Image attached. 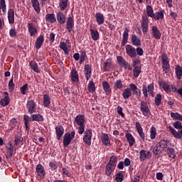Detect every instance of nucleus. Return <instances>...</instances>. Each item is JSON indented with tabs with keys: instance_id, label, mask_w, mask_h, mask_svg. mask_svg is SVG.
Segmentation results:
<instances>
[{
	"instance_id": "0e129e2a",
	"label": "nucleus",
	"mask_w": 182,
	"mask_h": 182,
	"mask_svg": "<svg viewBox=\"0 0 182 182\" xmlns=\"http://www.w3.org/2000/svg\"><path fill=\"white\" fill-rule=\"evenodd\" d=\"M173 127H175V129H178L179 130H181V129H182L181 122H180L179 121L174 122L173 123Z\"/></svg>"
},
{
	"instance_id": "aec40b11",
	"label": "nucleus",
	"mask_w": 182,
	"mask_h": 182,
	"mask_svg": "<svg viewBox=\"0 0 182 182\" xmlns=\"http://www.w3.org/2000/svg\"><path fill=\"white\" fill-rule=\"evenodd\" d=\"M27 28L31 36H36V35H38V28L33 26V23H28Z\"/></svg>"
},
{
	"instance_id": "13d9d810",
	"label": "nucleus",
	"mask_w": 182,
	"mask_h": 182,
	"mask_svg": "<svg viewBox=\"0 0 182 182\" xmlns=\"http://www.w3.org/2000/svg\"><path fill=\"white\" fill-rule=\"evenodd\" d=\"M62 174H63V176H66L67 177H70L71 176L70 171H69L68 168H63Z\"/></svg>"
},
{
	"instance_id": "09e8293b",
	"label": "nucleus",
	"mask_w": 182,
	"mask_h": 182,
	"mask_svg": "<svg viewBox=\"0 0 182 182\" xmlns=\"http://www.w3.org/2000/svg\"><path fill=\"white\" fill-rule=\"evenodd\" d=\"M14 156V146H12V144H10L9 147L7 148V151L6 153V159H11Z\"/></svg>"
},
{
	"instance_id": "2eb2a0df",
	"label": "nucleus",
	"mask_w": 182,
	"mask_h": 182,
	"mask_svg": "<svg viewBox=\"0 0 182 182\" xmlns=\"http://www.w3.org/2000/svg\"><path fill=\"white\" fill-rule=\"evenodd\" d=\"M9 103H11V100H9V94L8 92H5L3 95V99L0 100V105L1 106H3V107H5V106H8Z\"/></svg>"
},
{
	"instance_id": "0eeeda50",
	"label": "nucleus",
	"mask_w": 182,
	"mask_h": 182,
	"mask_svg": "<svg viewBox=\"0 0 182 182\" xmlns=\"http://www.w3.org/2000/svg\"><path fill=\"white\" fill-rule=\"evenodd\" d=\"M141 28L144 35H146L149 32V17L145 14L142 16V19L141 21Z\"/></svg>"
},
{
	"instance_id": "4468645a",
	"label": "nucleus",
	"mask_w": 182,
	"mask_h": 182,
	"mask_svg": "<svg viewBox=\"0 0 182 182\" xmlns=\"http://www.w3.org/2000/svg\"><path fill=\"white\" fill-rule=\"evenodd\" d=\"M139 156L141 161H144V160L151 159V152L146 150H141L139 152Z\"/></svg>"
},
{
	"instance_id": "7c9ffc66",
	"label": "nucleus",
	"mask_w": 182,
	"mask_h": 182,
	"mask_svg": "<svg viewBox=\"0 0 182 182\" xmlns=\"http://www.w3.org/2000/svg\"><path fill=\"white\" fill-rule=\"evenodd\" d=\"M112 68V59L108 58L103 65L104 72H109Z\"/></svg>"
},
{
	"instance_id": "49530a36",
	"label": "nucleus",
	"mask_w": 182,
	"mask_h": 182,
	"mask_svg": "<svg viewBox=\"0 0 182 182\" xmlns=\"http://www.w3.org/2000/svg\"><path fill=\"white\" fill-rule=\"evenodd\" d=\"M175 72L177 79L180 80L182 76V68L180 65H176L175 68Z\"/></svg>"
},
{
	"instance_id": "393cba45",
	"label": "nucleus",
	"mask_w": 182,
	"mask_h": 182,
	"mask_svg": "<svg viewBox=\"0 0 182 182\" xmlns=\"http://www.w3.org/2000/svg\"><path fill=\"white\" fill-rule=\"evenodd\" d=\"M129 32H130V31L126 28L123 33V39L121 43V46H125L126 43H127V41H129Z\"/></svg>"
},
{
	"instance_id": "4c0bfd02",
	"label": "nucleus",
	"mask_w": 182,
	"mask_h": 182,
	"mask_svg": "<svg viewBox=\"0 0 182 182\" xmlns=\"http://www.w3.org/2000/svg\"><path fill=\"white\" fill-rule=\"evenodd\" d=\"M152 33L155 39H160V38H161V33H160V31H159V28L156 26L152 27Z\"/></svg>"
},
{
	"instance_id": "72a5a7b5",
	"label": "nucleus",
	"mask_w": 182,
	"mask_h": 182,
	"mask_svg": "<svg viewBox=\"0 0 182 182\" xmlns=\"http://www.w3.org/2000/svg\"><path fill=\"white\" fill-rule=\"evenodd\" d=\"M32 6L36 12H41V4L39 0H31Z\"/></svg>"
},
{
	"instance_id": "774afa93",
	"label": "nucleus",
	"mask_w": 182,
	"mask_h": 182,
	"mask_svg": "<svg viewBox=\"0 0 182 182\" xmlns=\"http://www.w3.org/2000/svg\"><path fill=\"white\" fill-rule=\"evenodd\" d=\"M49 166L52 170H56L58 168V165L56 164V162H50Z\"/></svg>"
},
{
	"instance_id": "c03bdc74",
	"label": "nucleus",
	"mask_w": 182,
	"mask_h": 182,
	"mask_svg": "<svg viewBox=\"0 0 182 182\" xmlns=\"http://www.w3.org/2000/svg\"><path fill=\"white\" fill-rule=\"evenodd\" d=\"M167 154L170 159H176L177 156L176 155V151L173 148H168L167 149Z\"/></svg>"
},
{
	"instance_id": "5fc2aeb1",
	"label": "nucleus",
	"mask_w": 182,
	"mask_h": 182,
	"mask_svg": "<svg viewBox=\"0 0 182 182\" xmlns=\"http://www.w3.org/2000/svg\"><path fill=\"white\" fill-rule=\"evenodd\" d=\"M171 117H172V119H174L175 120H180L181 122H182V116L181 114H178V112H171Z\"/></svg>"
},
{
	"instance_id": "1a4fd4ad",
	"label": "nucleus",
	"mask_w": 182,
	"mask_h": 182,
	"mask_svg": "<svg viewBox=\"0 0 182 182\" xmlns=\"http://www.w3.org/2000/svg\"><path fill=\"white\" fill-rule=\"evenodd\" d=\"M83 141L87 144V146H91L92 144V129H87L84 132V136L82 139Z\"/></svg>"
},
{
	"instance_id": "338daca9",
	"label": "nucleus",
	"mask_w": 182,
	"mask_h": 182,
	"mask_svg": "<svg viewBox=\"0 0 182 182\" xmlns=\"http://www.w3.org/2000/svg\"><path fill=\"white\" fill-rule=\"evenodd\" d=\"M117 113L121 116L122 117H124V114L123 113V107L118 106L117 107Z\"/></svg>"
},
{
	"instance_id": "4d7b16f0",
	"label": "nucleus",
	"mask_w": 182,
	"mask_h": 182,
	"mask_svg": "<svg viewBox=\"0 0 182 182\" xmlns=\"http://www.w3.org/2000/svg\"><path fill=\"white\" fill-rule=\"evenodd\" d=\"M155 105L156 106H160L161 105V95L157 94L155 97Z\"/></svg>"
},
{
	"instance_id": "79ce46f5",
	"label": "nucleus",
	"mask_w": 182,
	"mask_h": 182,
	"mask_svg": "<svg viewBox=\"0 0 182 182\" xmlns=\"http://www.w3.org/2000/svg\"><path fill=\"white\" fill-rule=\"evenodd\" d=\"M43 103L44 107H48L49 105H50V97L49 95L46 94L43 95Z\"/></svg>"
},
{
	"instance_id": "8fccbe9b",
	"label": "nucleus",
	"mask_w": 182,
	"mask_h": 182,
	"mask_svg": "<svg viewBox=\"0 0 182 182\" xmlns=\"http://www.w3.org/2000/svg\"><path fill=\"white\" fill-rule=\"evenodd\" d=\"M87 89L88 91L90 92V93L96 92V85H95V82H93L92 81H90L87 86Z\"/></svg>"
},
{
	"instance_id": "e433bc0d",
	"label": "nucleus",
	"mask_w": 182,
	"mask_h": 182,
	"mask_svg": "<svg viewBox=\"0 0 182 182\" xmlns=\"http://www.w3.org/2000/svg\"><path fill=\"white\" fill-rule=\"evenodd\" d=\"M46 21L50 23H55V22H56V17L55 16L54 14H48L46 16Z\"/></svg>"
},
{
	"instance_id": "bb28decb",
	"label": "nucleus",
	"mask_w": 182,
	"mask_h": 182,
	"mask_svg": "<svg viewBox=\"0 0 182 182\" xmlns=\"http://www.w3.org/2000/svg\"><path fill=\"white\" fill-rule=\"evenodd\" d=\"M29 66L33 70V72H36V73H40L41 69H39V67L38 66V63H36V60H31L29 63Z\"/></svg>"
},
{
	"instance_id": "2f4dec72",
	"label": "nucleus",
	"mask_w": 182,
	"mask_h": 182,
	"mask_svg": "<svg viewBox=\"0 0 182 182\" xmlns=\"http://www.w3.org/2000/svg\"><path fill=\"white\" fill-rule=\"evenodd\" d=\"M57 21L59 22V23L63 24L65 22H66V17L65 16V14L62 13V11H60L57 14Z\"/></svg>"
},
{
	"instance_id": "052dcab7",
	"label": "nucleus",
	"mask_w": 182,
	"mask_h": 182,
	"mask_svg": "<svg viewBox=\"0 0 182 182\" xmlns=\"http://www.w3.org/2000/svg\"><path fill=\"white\" fill-rule=\"evenodd\" d=\"M9 89L12 92L15 89V83H14V78H11L9 82Z\"/></svg>"
},
{
	"instance_id": "c9c22d12",
	"label": "nucleus",
	"mask_w": 182,
	"mask_h": 182,
	"mask_svg": "<svg viewBox=\"0 0 182 182\" xmlns=\"http://www.w3.org/2000/svg\"><path fill=\"white\" fill-rule=\"evenodd\" d=\"M114 168H116V166H113L107 164L105 168V174L108 176H110L113 171H114Z\"/></svg>"
},
{
	"instance_id": "f03ea898",
	"label": "nucleus",
	"mask_w": 182,
	"mask_h": 182,
	"mask_svg": "<svg viewBox=\"0 0 182 182\" xmlns=\"http://www.w3.org/2000/svg\"><path fill=\"white\" fill-rule=\"evenodd\" d=\"M168 146V144L167 143V141L163 139L161 140L156 146V147L154 148L153 153L156 156H159L160 153H163L166 149Z\"/></svg>"
},
{
	"instance_id": "a211bd4d",
	"label": "nucleus",
	"mask_w": 182,
	"mask_h": 182,
	"mask_svg": "<svg viewBox=\"0 0 182 182\" xmlns=\"http://www.w3.org/2000/svg\"><path fill=\"white\" fill-rule=\"evenodd\" d=\"M136 129L141 139L144 141V140H146V134H144V132H143V127H141L140 122H136Z\"/></svg>"
},
{
	"instance_id": "6e6d98bb",
	"label": "nucleus",
	"mask_w": 182,
	"mask_h": 182,
	"mask_svg": "<svg viewBox=\"0 0 182 182\" xmlns=\"http://www.w3.org/2000/svg\"><path fill=\"white\" fill-rule=\"evenodd\" d=\"M123 88V83L122 80H118L114 84V89H122Z\"/></svg>"
},
{
	"instance_id": "f257e3e1",
	"label": "nucleus",
	"mask_w": 182,
	"mask_h": 182,
	"mask_svg": "<svg viewBox=\"0 0 182 182\" xmlns=\"http://www.w3.org/2000/svg\"><path fill=\"white\" fill-rule=\"evenodd\" d=\"M85 122V115L78 114L76 116L74 123L78 130V134H83V133H85V127L86 126Z\"/></svg>"
},
{
	"instance_id": "cd10ccee",
	"label": "nucleus",
	"mask_w": 182,
	"mask_h": 182,
	"mask_svg": "<svg viewBox=\"0 0 182 182\" xmlns=\"http://www.w3.org/2000/svg\"><path fill=\"white\" fill-rule=\"evenodd\" d=\"M95 19L98 25H103L105 23V16L102 13H97L95 14Z\"/></svg>"
},
{
	"instance_id": "6ab92c4d",
	"label": "nucleus",
	"mask_w": 182,
	"mask_h": 182,
	"mask_svg": "<svg viewBox=\"0 0 182 182\" xmlns=\"http://www.w3.org/2000/svg\"><path fill=\"white\" fill-rule=\"evenodd\" d=\"M7 16L9 19V23H15V10L14 9H9L8 10Z\"/></svg>"
},
{
	"instance_id": "bf43d9fd",
	"label": "nucleus",
	"mask_w": 182,
	"mask_h": 182,
	"mask_svg": "<svg viewBox=\"0 0 182 182\" xmlns=\"http://www.w3.org/2000/svg\"><path fill=\"white\" fill-rule=\"evenodd\" d=\"M122 68H124V69H131L130 65H129V63L126 61V60H124L121 64H119Z\"/></svg>"
},
{
	"instance_id": "5701e85b",
	"label": "nucleus",
	"mask_w": 182,
	"mask_h": 182,
	"mask_svg": "<svg viewBox=\"0 0 182 182\" xmlns=\"http://www.w3.org/2000/svg\"><path fill=\"white\" fill-rule=\"evenodd\" d=\"M169 132L173 134V136L176 139H181L182 137V130L177 132L173 127L169 126L168 127Z\"/></svg>"
},
{
	"instance_id": "a878e982",
	"label": "nucleus",
	"mask_w": 182,
	"mask_h": 182,
	"mask_svg": "<svg viewBox=\"0 0 182 182\" xmlns=\"http://www.w3.org/2000/svg\"><path fill=\"white\" fill-rule=\"evenodd\" d=\"M131 42L134 46H141V40L137 38V36L132 35L131 38Z\"/></svg>"
},
{
	"instance_id": "f3484780",
	"label": "nucleus",
	"mask_w": 182,
	"mask_h": 182,
	"mask_svg": "<svg viewBox=\"0 0 182 182\" xmlns=\"http://www.w3.org/2000/svg\"><path fill=\"white\" fill-rule=\"evenodd\" d=\"M84 75L87 79L89 80L92 77V66L89 64H86L84 67Z\"/></svg>"
},
{
	"instance_id": "ea45409f",
	"label": "nucleus",
	"mask_w": 182,
	"mask_h": 182,
	"mask_svg": "<svg viewBox=\"0 0 182 182\" xmlns=\"http://www.w3.org/2000/svg\"><path fill=\"white\" fill-rule=\"evenodd\" d=\"M146 16H149V18H153L154 16V11L153 10V6L148 5L146 8Z\"/></svg>"
},
{
	"instance_id": "680f3d73",
	"label": "nucleus",
	"mask_w": 182,
	"mask_h": 182,
	"mask_svg": "<svg viewBox=\"0 0 182 182\" xmlns=\"http://www.w3.org/2000/svg\"><path fill=\"white\" fill-rule=\"evenodd\" d=\"M21 92L22 95H26V92H28V84H25L23 87H21Z\"/></svg>"
},
{
	"instance_id": "7ed1b4c3",
	"label": "nucleus",
	"mask_w": 182,
	"mask_h": 182,
	"mask_svg": "<svg viewBox=\"0 0 182 182\" xmlns=\"http://www.w3.org/2000/svg\"><path fill=\"white\" fill-rule=\"evenodd\" d=\"M129 87L130 88L125 89L123 92V97L125 100H127V99H129L132 96V90L134 91V93L135 95H137V93H140V90L137 88V86L135 85V84H130Z\"/></svg>"
},
{
	"instance_id": "ddd939ff",
	"label": "nucleus",
	"mask_w": 182,
	"mask_h": 182,
	"mask_svg": "<svg viewBox=\"0 0 182 182\" xmlns=\"http://www.w3.org/2000/svg\"><path fill=\"white\" fill-rule=\"evenodd\" d=\"M26 108L30 114L35 113L36 112V103L33 100H28L27 102Z\"/></svg>"
},
{
	"instance_id": "c85d7f7f",
	"label": "nucleus",
	"mask_w": 182,
	"mask_h": 182,
	"mask_svg": "<svg viewBox=\"0 0 182 182\" xmlns=\"http://www.w3.org/2000/svg\"><path fill=\"white\" fill-rule=\"evenodd\" d=\"M125 137L127 139V141L129 143L130 147H133L136 140L132 134H126Z\"/></svg>"
},
{
	"instance_id": "f8f14e48",
	"label": "nucleus",
	"mask_w": 182,
	"mask_h": 182,
	"mask_svg": "<svg viewBox=\"0 0 182 182\" xmlns=\"http://www.w3.org/2000/svg\"><path fill=\"white\" fill-rule=\"evenodd\" d=\"M60 49L63 50L65 55H69V50H70V42L69 41H66L65 42H60L59 46Z\"/></svg>"
},
{
	"instance_id": "20e7f679",
	"label": "nucleus",
	"mask_w": 182,
	"mask_h": 182,
	"mask_svg": "<svg viewBox=\"0 0 182 182\" xmlns=\"http://www.w3.org/2000/svg\"><path fill=\"white\" fill-rule=\"evenodd\" d=\"M160 87H161L166 93H171L173 92V93H176L177 92V87L174 85H168V82L166 81H162L159 83Z\"/></svg>"
},
{
	"instance_id": "a18cd8bd",
	"label": "nucleus",
	"mask_w": 182,
	"mask_h": 182,
	"mask_svg": "<svg viewBox=\"0 0 182 182\" xmlns=\"http://www.w3.org/2000/svg\"><path fill=\"white\" fill-rule=\"evenodd\" d=\"M90 35L92 41H97L99 39V31L97 30L90 29Z\"/></svg>"
},
{
	"instance_id": "e2e57ef3",
	"label": "nucleus",
	"mask_w": 182,
	"mask_h": 182,
	"mask_svg": "<svg viewBox=\"0 0 182 182\" xmlns=\"http://www.w3.org/2000/svg\"><path fill=\"white\" fill-rule=\"evenodd\" d=\"M115 180L117 182L123 181V175L122 173H117L115 175Z\"/></svg>"
},
{
	"instance_id": "9d476101",
	"label": "nucleus",
	"mask_w": 182,
	"mask_h": 182,
	"mask_svg": "<svg viewBox=\"0 0 182 182\" xmlns=\"http://www.w3.org/2000/svg\"><path fill=\"white\" fill-rule=\"evenodd\" d=\"M125 50L127 55L129 56V58H136L137 56V53L136 52V48L133 47L132 45L125 46Z\"/></svg>"
},
{
	"instance_id": "de8ad7c7",
	"label": "nucleus",
	"mask_w": 182,
	"mask_h": 182,
	"mask_svg": "<svg viewBox=\"0 0 182 182\" xmlns=\"http://www.w3.org/2000/svg\"><path fill=\"white\" fill-rule=\"evenodd\" d=\"M156 136H157V129L154 126H152L150 129V139L151 140H154L156 139Z\"/></svg>"
},
{
	"instance_id": "423d86ee",
	"label": "nucleus",
	"mask_w": 182,
	"mask_h": 182,
	"mask_svg": "<svg viewBox=\"0 0 182 182\" xmlns=\"http://www.w3.org/2000/svg\"><path fill=\"white\" fill-rule=\"evenodd\" d=\"M75 134H76L75 131H72L70 133H66L64 135L63 141V147H68V146L70 144L73 139H75Z\"/></svg>"
},
{
	"instance_id": "864d4df0",
	"label": "nucleus",
	"mask_w": 182,
	"mask_h": 182,
	"mask_svg": "<svg viewBox=\"0 0 182 182\" xmlns=\"http://www.w3.org/2000/svg\"><path fill=\"white\" fill-rule=\"evenodd\" d=\"M0 10H1L4 14H6V2L5 0H0Z\"/></svg>"
},
{
	"instance_id": "473e14b6",
	"label": "nucleus",
	"mask_w": 182,
	"mask_h": 182,
	"mask_svg": "<svg viewBox=\"0 0 182 182\" xmlns=\"http://www.w3.org/2000/svg\"><path fill=\"white\" fill-rule=\"evenodd\" d=\"M102 87L106 93V95H109L112 93V88H110V85L107 81L102 82Z\"/></svg>"
},
{
	"instance_id": "3c124183",
	"label": "nucleus",
	"mask_w": 182,
	"mask_h": 182,
	"mask_svg": "<svg viewBox=\"0 0 182 182\" xmlns=\"http://www.w3.org/2000/svg\"><path fill=\"white\" fill-rule=\"evenodd\" d=\"M140 73H141V68L136 66L133 70L134 77H139Z\"/></svg>"
},
{
	"instance_id": "603ef678",
	"label": "nucleus",
	"mask_w": 182,
	"mask_h": 182,
	"mask_svg": "<svg viewBox=\"0 0 182 182\" xmlns=\"http://www.w3.org/2000/svg\"><path fill=\"white\" fill-rule=\"evenodd\" d=\"M108 164L114 167H116V164H117V156H111Z\"/></svg>"
},
{
	"instance_id": "dca6fc26",
	"label": "nucleus",
	"mask_w": 182,
	"mask_h": 182,
	"mask_svg": "<svg viewBox=\"0 0 182 182\" xmlns=\"http://www.w3.org/2000/svg\"><path fill=\"white\" fill-rule=\"evenodd\" d=\"M65 133V129L62 125H58L55 127V134L57 140H60L62 136H63Z\"/></svg>"
},
{
	"instance_id": "c756f323",
	"label": "nucleus",
	"mask_w": 182,
	"mask_h": 182,
	"mask_svg": "<svg viewBox=\"0 0 182 182\" xmlns=\"http://www.w3.org/2000/svg\"><path fill=\"white\" fill-rule=\"evenodd\" d=\"M36 172L38 173V176H45L46 172L45 171V168L42 164H38L36 168Z\"/></svg>"
},
{
	"instance_id": "b1692460",
	"label": "nucleus",
	"mask_w": 182,
	"mask_h": 182,
	"mask_svg": "<svg viewBox=\"0 0 182 182\" xmlns=\"http://www.w3.org/2000/svg\"><path fill=\"white\" fill-rule=\"evenodd\" d=\"M101 140L104 146H110V138L109 137V134L103 133L101 136Z\"/></svg>"
},
{
	"instance_id": "39448f33",
	"label": "nucleus",
	"mask_w": 182,
	"mask_h": 182,
	"mask_svg": "<svg viewBox=\"0 0 182 182\" xmlns=\"http://www.w3.org/2000/svg\"><path fill=\"white\" fill-rule=\"evenodd\" d=\"M162 61V68L165 73H168L170 70V61L168 60V56L167 54L163 53L161 57Z\"/></svg>"
},
{
	"instance_id": "f704fd0d",
	"label": "nucleus",
	"mask_w": 182,
	"mask_h": 182,
	"mask_svg": "<svg viewBox=\"0 0 182 182\" xmlns=\"http://www.w3.org/2000/svg\"><path fill=\"white\" fill-rule=\"evenodd\" d=\"M44 41H45V38H44L43 36H38L36 41V48L41 49V46H42V45H43Z\"/></svg>"
},
{
	"instance_id": "58836bf2",
	"label": "nucleus",
	"mask_w": 182,
	"mask_h": 182,
	"mask_svg": "<svg viewBox=\"0 0 182 182\" xmlns=\"http://www.w3.org/2000/svg\"><path fill=\"white\" fill-rule=\"evenodd\" d=\"M69 5V0H60L59 6L60 11H65Z\"/></svg>"
},
{
	"instance_id": "a19ab883",
	"label": "nucleus",
	"mask_w": 182,
	"mask_h": 182,
	"mask_svg": "<svg viewBox=\"0 0 182 182\" xmlns=\"http://www.w3.org/2000/svg\"><path fill=\"white\" fill-rule=\"evenodd\" d=\"M152 18H154L156 21H159V19H164V11L156 12L154 14V16Z\"/></svg>"
},
{
	"instance_id": "37998d69",
	"label": "nucleus",
	"mask_w": 182,
	"mask_h": 182,
	"mask_svg": "<svg viewBox=\"0 0 182 182\" xmlns=\"http://www.w3.org/2000/svg\"><path fill=\"white\" fill-rule=\"evenodd\" d=\"M33 122H43V116L40 114H34L31 115Z\"/></svg>"
},
{
	"instance_id": "4be33fe9",
	"label": "nucleus",
	"mask_w": 182,
	"mask_h": 182,
	"mask_svg": "<svg viewBox=\"0 0 182 182\" xmlns=\"http://www.w3.org/2000/svg\"><path fill=\"white\" fill-rule=\"evenodd\" d=\"M70 77L74 83L79 82V74H77V71L75 69L71 70Z\"/></svg>"
},
{
	"instance_id": "9b49d317",
	"label": "nucleus",
	"mask_w": 182,
	"mask_h": 182,
	"mask_svg": "<svg viewBox=\"0 0 182 182\" xmlns=\"http://www.w3.org/2000/svg\"><path fill=\"white\" fill-rule=\"evenodd\" d=\"M154 91V86L152 84H150L148 87L146 85H143L142 87V92L144 97L147 98L149 95H153Z\"/></svg>"
},
{
	"instance_id": "6e6552de",
	"label": "nucleus",
	"mask_w": 182,
	"mask_h": 182,
	"mask_svg": "<svg viewBox=\"0 0 182 182\" xmlns=\"http://www.w3.org/2000/svg\"><path fill=\"white\" fill-rule=\"evenodd\" d=\"M141 112L146 117H150L151 113L150 112V108H149L147 102L144 101L141 102Z\"/></svg>"
},
{
	"instance_id": "69168bd1",
	"label": "nucleus",
	"mask_w": 182,
	"mask_h": 182,
	"mask_svg": "<svg viewBox=\"0 0 182 182\" xmlns=\"http://www.w3.org/2000/svg\"><path fill=\"white\" fill-rule=\"evenodd\" d=\"M9 36L11 38H15V36H16V30L15 28H11L9 31Z\"/></svg>"
},
{
	"instance_id": "412c9836",
	"label": "nucleus",
	"mask_w": 182,
	"mask_h": 182,
	"mask_svg": "<svg viewBox=\"0 0 182 182\" xmlns=\"http://www.w3.org/2000/svg\"><path fill=\"white\" fill-rule=\"evenodd\" d=\"M73 26H75V20L72 17H68L66 21V29L68 32H72Z\"/></svg>"
}]
</instances>
